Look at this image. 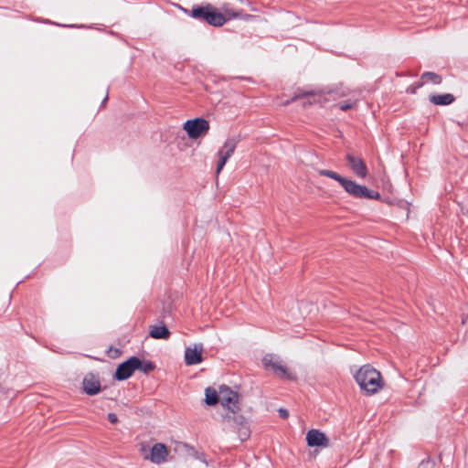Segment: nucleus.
Wrapping results in <instances>:
<instances>
[{
    "label": "nucleus",
    "instance_id": "f257e3e1",
    "mask_svg": "<svg viewBox=\"0 0 468 468\" xmlns=\"http://www.w3.org/2000/svg\"><path fill=\"white\" fill-rule=\"evenodd\" d=\"M220 8L222 13L216 11L211 5L196 7L192 9L191 15L194 18L204 20L214 27L224 25L227 19L242 18L249 20L251 17L250 15L242 16L240 11H235L229 3H224Z\"/></svg>",
    "mask_w": 468,
    "mask_h": 468
},
{
    "label": "nucleus",
    "instance_id": "f03ea898",
    "mask_svg": "<svg viewBox=\"0 0 468 468\" xmlns=\"http://www.w3.org/2000/svg\"><path fill=\"white\" fill-rule=\"evenodd\" d=\"M226 413L222 414V418L227 421H232L238 424L243 423V417L239 414V396L236 392L226 386L219 387V402Z\"/></svg>",
    "mask_w": 468,
    "mask_h": 468
},
{
    "label": "nucleus",
    "instance_id": "7ed1b4c3",
    "mask_svg": "<svg viewBox=\"0 0 468 468\" xmlns=\"http://www.w3.org/2000/svg\"><path fill=\"white\" fill-rule=\"evenodd\" d=\"M355 379L367 395L377 393L383 386L380 373L370 365L361 367L355 374Z\"/></svg>",
    "mask_w": 468,
    "mask_h": 468
},
{
    "label": "nucleus",
    "instance_id": "20e7f679",
    "mask_svg": "<svg viewBox=\"0 0 468 468\" xmlns=\"http://www.w3.org/2000/svg\"><path fill=\"white\" fill-rule=\"evenodd\" d=\"M262 364L267 370L272 371L277 377L286 379H294V374L286 367L280 356L267 354L262 358Z\"/></svg>",
    "mask_w": 468,
    "mask_h": 468
},
{
    "label": "nucleus",
    "instance_id": "39448f33",
    "mask_svg": "<svg viewBox=\"0 0 468 468\" xmlns=\"http://www.w3.org/2000/svg\"><path fill=\"white\" fill-rule=\"evenodd\" d=\"M341 186L350 196L356 198H367V199H379L380 195L373 190H370L366 186L357 184L356 182L345 178Z\"/></svg>",
    "mask_w": 468,
    "mask_h": 468
},
{
    "label": "nucleus",
    "instance_id": "423d86ee",
    "mask_svg": "<svg viewBox=\"0 0 468 468\" xmlns=\"http://www.w3.org/2000/svg\"><path fill=\"white\" fill-rule=\"evenodd\" d=\"M183 128L189 138L197 139L208 132L209 122L203 118H196L186 121L184 123Z\"/></svg>",
    "mask_w": 468,
    "mask_h": 468
},
{
    "label": "nucleus",
    "instance_id": "0eeeda50",
    "mask_svg": "<svg viewBox=\"0 0 468 468\" xmlns=\"http://www.w3.org/2000/svg\"><path fill=\"white\" fill-rule=\"evenodd\" d=\"M238 140L235 138H229L225 141L222 147L218 150V161L217 165V174H219L226 165L229 158L233 154L237 147Z\"/></svg>",
    "mask_w": 468,
    "mask_h": 468
},
{
    "label": "nucleus",
    "instance_id": "6e6552de",
    "mask_svg": "<svg viewBox=\"0 0 468 468\" xmlns=\"http://www.w3.org/2000/svg\"><path fill=\"white\" fill-rule=\"evenodd\" d=\"M140 366V359L136 356H132L127 361L118 366L115 378L118 380H124L130 378L137 367Z\"/></svg>",
    "mask_w": 468,
    "mask_h": 468
},
{
    "label": "nucleus",
    "instance_id": "1a4fd4ad",
    "mask_svg": "<svg viewBox=\"0 0 468 468\" xmlns=\"http://www.w3.org/2000/svg\"><path fill=\"white\" fill-rule=\"evenodd\" d=\"M331 93H335V95H337L338 97H346V96H348L350 94V90L346 88H336V89H334V90H318V91H314V90H312V91H304L303 93H300L298 95H295L292 99V101L297 100L298 98H301V97H305V96H317L319 99L318 100H314L315 102H320L321 100H322V97H324V95L326 94H331Z\"/></svg>",
    "mask_w": 468,
    "mask_h": 468
},
{
    "label": "nucleus",
    "instance_id": "9d476101",
    "mask_svg": "<svg viewBox=\"0 0 468 468\" xmlns=\"http://www.w3.org/2000/svg\"><path fill=\"white\" fill-rule=\"evenodd\" d=\"M168 451L165 444L155 443L150 449L149 453L144 455L145 460L151 461L153 463L160 464L166 461Z\"/></svg>",
    "mask_w": 468,
    "mask_h": 468
},
{
    "label": "nucleus",
    "instance_id": "9b49d317",
    "mask_svg": "<svg viewBox=\"0 0 468 468\" xmlns=\"http://www.w3.org/2000/svg\"><path fill=\"white\" fill-rule=\"evenodd\" d=\"M203 345L194 344L192 346H188L185 351V362L187 366H193L199 364L203 361Z\"/></svg>",
    "mask_w": 468,
    "mask_h": 468
},
{
    "label": "nucleus",
    "instance_id": "f8f14e48",
    "mask_svg": "<svg viewBox=\"0 0 468 468\" xmlns=\"http://www.w3.org/2000/svg\"><path fill=\"white\" fill-rule=\"evenodd\" d=\"M306 441L309 447H327L329 439L319 430L312 429L306 434Z\"/></svg>",
    "mask_w": 468,
    "mask_h": 468
},
{
    "label": "nucleus",
    "instance_id": "ddd939ff",
    "mask_svg": "<svg viewBox=\"0 0 468 468\" xmlns=\"http://www.w3.org/2000/svg\"><path fill=\"white\" fill-rule=\"evenodd\" d=\"M346 158V161L348 162L350 169L356 176L360 178H365L367 176L368 171L367 165L360 157L354 156L351 154H347Z\"/></svg>",
    "mask_w": 468,
    "mask_h": 468
},
{
    "label": "nucleus",
    "instance_id": "4468645a",
    "mask_svg": "<svg viewBox=\"0 0 468 468\" xmlns=\"http://www.w3.org/2000/svg\"><path fill=\"white\" fill-rule=\"evenodd\" d=\"M82 384H83V389H84L85 393H87L88 395H90V396L96 395L101 390V383H100L98 378H96L92 374L87 375L83 378Z\"/></svg>",
    "mask_w": 468,
    "mask_h": 468
},
{
    "label": "nucleus",
    "instance_id": "2eb2a0df",
    "mask_svg": "<svg viewBox=\"0 0 468 468\" xmlns=\"http://www.w3.org/2000/svg\"><path fill=\"white\" fill-rule=\"evenodd\" d=\"M149 335L154 339H168L170 332L164 324L151 325L149 328Z\"/></svg>",
    "mask_w": 468,
    "mask_h": 468
},
{
    "label": "nucleus",
    "instance_id": "dca6fc26",
    "mask_svg": "<svg viewBox=\"0 0 468 468\" xmlns=\"http://www.w3.org/2000/svg\"><path fill=\"white\" fill-rule=\"evenodd\" d=\"M430 101L435 105H449L454 101L453 95L450 93L431 95Z\"/></svg>",
    "mask_w": 468,
    "mask_h": 468
},
{
    "label": "nucleus",
    "instance_id": "f3484780",
    "mask_svg": "<svg viewBox=\"0 0 468 468\" xmlns=\"http://www.w3.org/2000/svg\"><path fill=\"white\" fill-rule=\"evenodd\" d=\"M205 402L209 406L219 402V389L217 391L213 388H207L205 390Z\"/></svg>",
    "mask_w": 468,
    "mask_h": 468
},
{
    "label": "nucleus",
    "instance_id": "a211bd4d",
    "mask_svg": "<svg viewBox=\"0 0 468 468\" xmlns=\"http://www.w3.org/2000/svg\"><path fill=\"white\" fill-rule=\"evenodd\" d=\"M317 173L322 176H327L329 178H332V179L337 181L340 185H342L343 181L346 178V177H343L342 176H340L339 174H337L336 172H334L332 170H327V169H319V170H317Z\"/></svg>",
    "mask_w": 468,
    "mask_h": 468
},
{
    "label": "nucleus",
    "instance_id": "6ab92c4d",
    "mask_svg": "<svg viewBox=\"0 0 468 468\" xmlns=\"http://www.w3.org/2000/svg\"><path fill=\"white\" fill-rule=\"evenodd\" d=\"M421 80L422 82L431 81L434 84H440L441 82V78L433 72H424L421 75Z\"/></svg>",
    "mask_w": 468,
    "mask_h": 468
},
{
    "label": "nucleus",
    "instance_id": "aec40b11",
    "mask_svg": "<svg viewBox=\"0 0 468 468\" xmlns=\"http://www.w3.org/2000/svg\"><path fill=\"white\" fill-rule=\"evenodd\" d=\"M136 369L141 370L144 373H149L154 369V366L151 362H142L140 360V366Z\"/></svg>",
    "mask_w": 468,
    "mask_h": 468
},
{
    "label": "nucleus",
    "instance_id": "412c9836",
    "mask_svg": "<svg viewBox=\"0 0 468 468\" xmlns=\"http://www.w3.org/2000/svg\"><path fill=\"white\" fill-rule=\"evenodd\" d=\"M356 105V100L349 101L348 102H344L339 105L340 110L347 111L352 109Z\"/></svg>",
    "mask_w": 468,
    "mask_h": 468
},
{
    "label": "nucleus",
    "instance_id": "4be33fe9",
    "mask_svg": "<svg viewBox=\"0 0 468 468\" xmlns=\"http://www.w3.org/2000/svg\"><path fill=\"white\" fill-rule=\"evenodd\" d=\"M422 84H423V82H420V83H419V84H418V85H416V86H410V87H409V88L407 89V91H408V92H410V93L414 94V93H416L417 89H418V88H420V87H421V86H422Z\"/></svg>",
    "mask_w": 468,
    "mask_h": 468
},
{
    "label": "nucleus",
    "instance_id": "5701e85b",
    "mask_svg": "<svg viewBox=\"0 0 468 468\" xmlns=\"http://www.w3.org/2000/svg\"><path fill=\"white\" fill-rule=\"evenodd\" d=\"M140 452L144 456L146 453H149L150 450L148 451L147 446L144 443L140 444Z\"/></svg>",
    "mask_w": 468,
    "mask_h": 468
},
{
    "label": "nucleus",
    "instance_id": "b1692460",
    "mask_svg": "<svg viewBox=\"0 0 468 468\" xmlns=\"http://www.w3.org/2000/svg\"><path fill=\"white\" fill-rule=\"evenodd\" d=\"M108 420L112 423H116L118 421V418L114 413H109Z\"/></svg>",
    "mask_w": 468,
    "mask_h": 468
},
{
    "label": "nucleus",
    "instance_id": "393cba45",
    "mask_svg": "<svg viewBox=\"0 0 468 468\" xmlns=\"http://www.w3.org/2000/svg\"><path fill=\"white\" fill-rule=\"evenodd\" d=\"M279 414L280 416L282 418V419H286L288 417V411L284 409H280L279 410Z\"/></svg>",
    "mask_w": 468,
    "mask_h": 468
},
{
    "label": "nucleus",
    "instance_id": "a878e982",
    "mask_svg": "<svg viewBox=\"0 0 468 468\" xmlns=\"http://www.w3.org/2000/svg\"><path fill=\"white\" fill-rule=\"evenodd\" d=\"M239 3H244L245 0H238Z\"/></svg>",
    "mask_w": 468,
    "mask_h": 468
}]
</instances>
